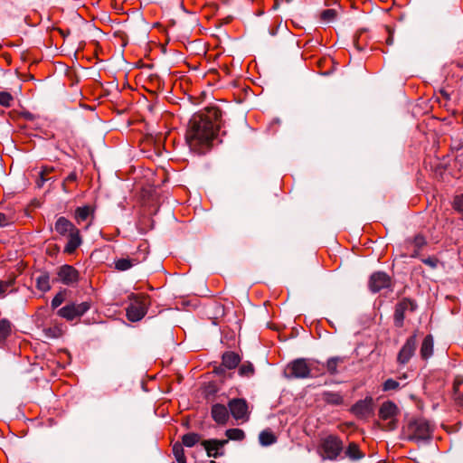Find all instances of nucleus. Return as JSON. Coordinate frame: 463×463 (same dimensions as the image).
<instances>
[{
    "instance_id": "obj_29",
    "label": "nucleus",
    "mask_w": 463,
    "mask_h": 463,
    "mask_svg": "<svg viewBox=\"0 0 463 463\" xmlns=\"http://www.w3.org/2000/svg\"><path fill=\"white\" fill-rule=\"evenodd\" d=\"M254 373H255L254 366L250 362L243 363L239 367V374L242 377L250 378L254 374Z\"/></svg>"
},
{
    "instance_id": "obj_11",
    "label": "nucleus",
    "mask_w": 463,
    "mask_h": 463,
    "mask_svg": "<svg viewBox=\"0 0 463 463\" xmlns=\"http://www.w3.org/2000/svg\"><path fill=\"white\" fill-rule=\"evenodd\" d=\"M228 443V439H204L201 445L206 450L209 458H220L224 455L223 447Z\"/></svg>"
},
{
    "instance_id": "obj_37",
    "label": "nucleus",
    "mask_w": 463,
    "mask_h": 463,
    "mask_svg": "<svg viewBox=\"0 0 463 463\" xmlns=\"http://www.w3.org/2000/svg\"><path fill=\"white\" fill-rule=\"evenodd\" d=\"M13 283V280H0V296H3Z\"/></svg>"
},
{
    "instance_id": "obj_49",
    "label": "nucleus",
    "mask_w": 463,
    "mask_h": 463,
    "mask_svg": "<svg viewBox=\"0 0 463 463\" xmlns=\"http://www.w3.org/2000/svg\"><path fill=\"white\" fill-rule=\"evenodd\" d=\"M179 463H186V460H184V461H182V462H179Z\"/></svg>"
},
{
    "instance_id": "obj_14",
    "label": "nucleus",
    "mask_w": 463,
    "mask_h": 463,
    "mask_svg": "<svg viewBox=\"0 0 463 463\" xmlns=\"http://www.w3.org/2000/svg\"><path fill=\"white\" fill-rule=\"evenodd\" d=\"M57 275L64 285H72L79 280L78 270L71 265H62L59 268Z\"/></svg>"
},
{
    "instance_id": "obj_23",
    "label": "nucleus",
    "mask_w": 463,
    "mask_h": 463,
    "mask_svg": "<svg viewBox=\"0 0 463 463\" xmlns=\"http://www.w3.org/2000/svg\"><path fill=\"white\" fill-rule=\"evenodd\" d=\"M36 288L42 292H47L51 289L50 276L47 272H43L37 277Z\"/></svg>"
},
{
    "instance_id": "obj_25",
    "label": "nucleus",
    "mask_w": 463,
    "mask_h": 463,
    "mask_svg": "<svg viewBox=\"0 0 463 463\" xmlns=\"http://www.w3.org/2000/svg\"><path fill=\"white\" fill-rule=\"evenodd\" d=\"M201 437L197 433L190 432L186 433L182 437V445L192 448L194 447L197 442H199Z\"/></svg>"
},
{
    "instance_id": "obj_10",
    "label": "nucleus",
    "mask_w": 463,
    "mask_h": 463,
    "mask_svg": "<svg viewBox=\"0 0 463 463\" xmlns=\"http://www.w3.org/2000/svg\"><path fill=\"white\" fill-rule=\"evenodd\" d=\"M351 412L357 418L366 419L373 412V400L371 396L359 400L351 408Z\"/></svg>"
},
{
    "instance_id": "obj_4",
    "label": "nucleus",
    "mask_w": 463,
    "mask_h": 463,
    "mask_svg": "<svg viewBox=\"0 0 463 463\" xmlns=\"http://www.w3.org/2000/svg\"><path fill=\"white\" fill-rule=\"evenodd\" d=\"M148 300L146 297L132 296L127 307V317L132 322L141 320L146 314Z\"/></svg>"
},
{
    "instance_id": "obj_31",
    "label": "nucleus",
    "mask_w": 463,
    "mask_h": 463,
    "mask_svg": "<svg viewBox=\"0 0 463 463\" xmlns=\"http://www.w3.org/2000/svg\"><path fill=\"white\" fill-rule=\"evenodd\" d=\"M228 439L242 440L245 438V433L241 429H229L225 432Z\"/></svg>"
},
{
    "instance_id": "obj_18",
    "label": "nucleus",
    "mask_w": 463,
    "mask_h": 463,
    "mask_svg": "<svg viewBox=\"0 0 463 463\" xmlns=\"http://www.w3.org/2000/svg\"><path fill=\"white\" fill-rule=\"evenodd\" d=\"M211 414L214 421H216L218 424L223 425L228 421L229 411L222 404H213L212 406Z\"/></svg>"
},
{
    "instance_id": "obj_7",
    "label": "nucleus",
    "mask_w": 463,
    "mask_h": 463,
    "mask_svg": "<svg viewBox=\"0 0 463 463\" xmlns=\"http://www.w3.org/2000/svg\"><path fill=\"white\" fill-rule=\"evenodd\" d=\"M90 308V303L88 301L70 303L58 310V315L68 321L82 317Z\"/></svg>"
},
{
    "instance_id": "obj_13",
    "label": "nucleus",
    "mask_w": 463,
    "mask_h": 463,
    "mask_svg": "<svg viewBox=\"0 0 463 463\" xmlns=\"http://www.w3.org/2000/svg\"><path fill=\"white\" fill-rule=\"evenodd\" d=\"M417 340L415 335L410 336L400 350L397 361L402 364H407L416 350Z\"/></svg>"
},
{
    "instance_id": "obj_21",
    "label": "nucleus",
    "mask_w": 463,
    "mask_h": 463,
    "mask_svg": "<svg viewBox=\"0 0 463 463\" xmlns=\"http://www.w3.org/2000/svg\"><path fill=\"white\" fill-rule=\"evenodd\" d=\"M241 362V357L234 352H226L222 354V365L227 369L236 368Z\"/></svg>"
},
{
    "instance_id": "obj_33",
    "label": "nucleus",
    "mask_w": 463,
    "mask_h": 463,
    "mask_svg": "<svg viewBox=\"0 0 463 463\" xmlns=\"http://www.w3.org/2000/svg\"><path fill=\"white\" fill-rule=\"evenodd\" d=\"M337 11L335 9H326L320 14L321 20L325 23H331L335 21Z\"/></svg>"
},
{
    "instance_id": "obj_38",
    "label": "nucleus",
    "mask_w": 463,
    "mask_h": 463,
    "mask_svg": "<svg viewBox=\"0 0 463 463\" xmlns=\"http://www.w3.org/2000/svg\"><path fill=\"white\" fill-rule=\"evenodd\" d=\"M77 180V174L75 172H71L67 177L66 179L64 180L63 184H62V187H63V190L65 192H68L67 190V187H66V183H69V182H75Z\"/></svg>"
},
{
    "instance_id": "obj_6",
    "label": "nucleus",
    "mask_w": 463,
    "mask_h": 463,
    "mask_svg": "<svg viewBox=\"0 0 463 463\" xmlns=\"http://www.w3.org/2000/svg\"><path fill=\"white\" fill-rule=\"evenodd\" d=\"M311 373V366L307 360L298 358L292 361L286 367L284 373L288 378H308Z\"/></svg>"
},
{
    "instance_id": "obj_30",
    "label": "nucleus",
    "mask_w": 463,
    "mask_h": 463,
    "mask_svg": "<svg viewBox=\"0 0 463 463\" xmlns=\"http://www.w3.org/2000/svg\"><path fill=\"white\" fill-rule=\"evenodd\" d=\"M402 386H404V384H401L400 381L389 378L383 383V391H396L400 389Z\"/></svg>"
},
{
    "instance_id": "obj_47",
    "label": "nucleus",
    "mask_w": 463,
    "mask_h": 463,
    "mask_svg": "<svg viewBox=\"0 0 463 463\" xmlns=\"http://www.w3.org/2000/svg\"><path fill=\"white\" fill-rule=\"evenodd\" d=\"M406 379H407L406 373H403L402 376H399V380H406Z\"/></svg>"
},
{
    "instance_id": "obj_48",
    "label": "nucleus",
    "mask_w": 463,
    "mask_h": 463,
    "mask_svg": "<svg viewBox=\"0 0 463 463\" xmlns=\"http://www.w3.org/2000/svg\"><path fill=\"white\" fill-rule=\"evenodd\" d=\"M392 42H393V40H392V37H389V38L387 39V43H388V44H392Z\"/></svg>"
},
{
    "instance_id": "obj_44",
    "label": "nucleus",
    "mask_w": 463,
    "mask_h": 463,
    "mask_svg": "<svg viewBox=\"0 0 463 463\" xmlns=\"http://www.w3.org/2000/svg\"><path fill=\"white\" fill-rule=\"evenodd\" d=\"M53 171V167L51 166H43L41 170V172H45L46 176H49V175Z\"/></svg>"
},
{
    "instance_id": "obj_24",
    "label": "nucleus",
    "mask_w": 463,
    "mask_h": 463,
    "mask_svg": "<svg viewBox=\"0 0 463 463\" xmlns=\"http://www.w3.org/2000/svg\"><path fill=\"white\" fill-rule=\"evenodd\" d=\"M259 440L262 446H269L276 442L277 438L271 431L263 430L259 435Z\"/></svg>"
},
{
    "instance_id": "obj_42",
    "label": "nucleus",
    "mask_w": 463,
    "mask_h": 463,
    "mask_svg": "<svg viewBox=\"0 0 463 463\" xmlns=\"http://www.w3.org/2000/svg\"><path fill=\"white\" fill-rule=\"evenodd\" d=\"M7 218L5 213H0V227H3L7 224Z\"/></svg>"
},
{
    "instance_id": "obj_9",
    "label": "nucleus",
    "mask_w": 463,
    "mask_h": 463,
    "mask_svg": "<svg viewBox=\"0 0 463 463\" xmlns=\"http://www.w3.org/2000/svg\"><path fill=\"white\" fill-rule=\"evenodd\" d=\"M417 305L414 301L409 298H403L395 307L394 312V324L396 326L401 327L403 326V321L408 314L414 312Z\"/></svg>"
},
{
    "instance_id": "obj_36",
    "label": "nucleus",
    "mask_w": 463,
    "mask_h": 463,
    "mask_svg": "<svg viewBox=\"0 0 463 463\" xmlns=\"http://www.w3.org/2000/svg\"><path fill=\"white\" fill-rule=\"evenodd\" d=\"M64 300H65V292L64 291H60L52 298V303H51L52 307L53 309L57 308L58 307H60L62 304V302Z\"/></svg>"
},
{
    "instance_id": "obj_28",
    "label": "nucleus",
    "mask_w": 463,
    "mask_h": 463,
    "mask_svg": "<svg viewBox=\"0 0 463 463\" xmlns=\"http://www.w3.org/2000/svg\"><path fill=\"white\" fill-rule=\"evenodd\" d=\"M134 265V260L129 259V258H126V259H119L118 260L115 261V269L119 270V271H126L129 269H131Z\"/></svg>"
},
{
    "instance_id": "obj_26",
    "label": "nucleus",
    "mask_w": 463,
    "mask_h": 463,
    "mask_svg": "<svg viewBox=\"0 0 463 463\" xmlns=\"http://www.w3.org/2000/svg\"><path fill=\"white\" fill-rule=\"evenodd\" d=\"M345 455L353 460H357L364 457V454L360 451L359 447L355 443L349 444Z\"/></svg>"
},
{
    "instance_id": "obj_8",
    "label": "nucleus",
    "mask_w": 463,
    "mask_h": 463,
    "mask_svg": "<svg viewBox=\"0 0 463 463\" xmlns=\"http://www.w3.org/2000/svg\"><path fill=\"white\" fill-rule=\"evenodd\" d=\"M228 408L232 416L236 420H241L242 422L248 421L250 418V411L248 402L242 398H233L229 401Z\"/></svg>"
},
{
    "instance_id": "obj_32",
    "label": "nucleus",
    "mask_w": 463,
    "mask_h": 463,
    "mask_svg": "<svg viewBox=\"0 0 463 463\" xmlns=\"http://www.w3.org/2000/svg\"><path fill=\"white\" fill-rule=\"evenodd\" d=\"M173 454L177 463L186 460L183 445L180 443L174 444Z\"/></svg>"
},
{
    "instance_id": "obj_41",
    "label": "nucleus",
    "mask_w": 463,
    "mask_h": 463,
    "mask_svg": "<svg viewBox=\"0 0 463 463\" xmlns=\"http://www.w3.org/2000/svg\"><path fill=\"white\" fill-rule=\"evenodd\" d=\"M421 261L430 268H434V259L432 257L424 258Z\"/></svg>"
},
{
    "instance_id": "obj_16",
    "label": "nucleus",
    "mask_w": 463,
    "mask_h": 463,
    "mask_svg": "<svg viewBox=\"0 0 463 463\" xmlns=\"http://www.w3.org/2000/svg\"><path fill=\"white\" fill-rule=\"evenodd\" d=\"M346 360V356H332L327 359L324 366L330 375H336L339 373Z\"/></svg>"
},
{
    "instance_id": "obj_5",
    "label": "nucleus",
    "mask_w": 463,
    "mask_h": 463,
    "mask_svg": "<svg viewBox=\"0 0 463 463\" xmlns=\"http://www.w3.org/2000/svg\"><path fill=\"white\" fill-rule=\"evenodd\" d=\"M399 414V408L391 401L383 402L379 409V417L387 423L383 427L384 430H393L397 428V416Z\"/></svg>"
},
{
    "instance_id": "obj_27",
    "label": "nucleus",
    "mask_w": 463,
    "mask_h": 463,
    "mask_svg": "<svg viewBox=\"0 0 463 463\" xmlns=\"http://www.w3.org/2000/svg\"><path fill=\"white\" fill-rule=\"evenodd\" d=\"M11 333V323L3 318L0 320V342H4Z\"/></svg>"
},
{
    "instance_id": "obj_17",
    "label": "nucleus",
    "mask_w": 463,
    "mask_h": 463,
    "mask_svg": "<svg viewBox=\"0 0 463 463\" xmlns=\"http://www.w3.org/2000/svg\"><path fill=\"white\" fill-rule=\"evenodd\" d=\"M76 228L70 220L63 216L59 217L54 224V231L62 237H66Z\"/></svg>"
},
{
    "instance_id": "obj_3",
    "label": "nucleus",
    "mask_w": 463,
    "mask_h": 463,
    "mask_svg": "<svg viewBox=\"0 0 463 463\" xmlns=\"http://www.w3.org/2000/svg\"><path fill=\"white\" fill-rule=\"evenodd\" d=\"M342 449V441L333 435L324 438L319 446V453L322 458L329 460L336 459Z\"/></svg>"
},
{
    "instance_id": "obj_39",
    "label": "nucleus",
    "mask_w": 463,
    "mask_h": 463,
    "mask_svg": "<svg viewBox=\"0 0 463 463\" xmlns=\"http://www.w3.org/2000/svg\"><path fill=\"white\" fill-rule=\"evenodd\" d=\"M51 179H52V177L46 176L45 172H40L39 179L36 182L37 186L42 187L46 181L51 180Z\"/></svg>"
},
{
    "instance_id": "obj_46",
    "label": "nucleus",
    "mask_w": 463,
    "mask_h": 463,
    "mask_svg": "<svg viewBox=\"0 0 463 463\" xmlns=\"http://www.w3.org/2000/svg\"><path fill=\"white\" fill-rule=\"evenodd\" d=\"M456 401H457V402H458L459 405L463 406V394H460V393H459V394L457 396Z\"/></svg>"
},
{
    "instance_id": "obj_1",
    "label": "nucleus",
    "mask_w": 463,
    "mask_h": 463,
    "mask_svg": "<svg viewBox=\"0 0 463 463\" xmlns=\"http://www.w3.org/2000/svg\"><path fill=\"white\" fill-rule=\"evenodd\" d=\"M221 118L222 111L216 108L209 109L203 114L194 115L185 134L190 147L196 149L201 145H208L220 128Z\"/></svg>"
},
{
    "instance_id": "obj_40",
    "label": "nucleus",
    "mask_w": 463,
    "mask_h": 463,
    "mask_svg": "<svg viewBox=\"0 0 463 463\" xmlns=\"http://www.w3.org/2000/svg\"><path fill=\"white\" fill-rule=\"evenodd\" d=\"M415 246L418 248H421L423 245H425L426 241L425 239L422 236H416L414 239Z\"/></svg>"
},
{
    "instance_id": "obj_15",
    "label": "nucleus",
    "mask_w": 463,
    "mask_h": 463,
    "mask_svg": "<svg viewBox=\"0 0 463 463\" xmlns=\"http://www.w3.org/2000/svg\"><path fill=\"white\" fill-rule=\"evenodd\" d=\"M68 241L63 249V251L68 254H72L82 243L80 230L76 228L66 236Z\"/></svg>"
},
{
    "instance_id": "obj_19",
    "label": "nucleus",
    "mask_w": 463,
    "mask_h": 463,
    "mask_svg": "<svg viewBox=\"0 0 463 463\" xmlns=\"http://www.w3.org/2000/svg\"><path fill=\"white\" fill-rule=\"evenodd\" d=\"M321 397L329 405L338 406L344 403V397L340 392L326 391L322 392Z\"/></svg>"
},
{
    "instance_id": "obj_35",
    "label": "nucleus",
    "mask_w": 463,
    "mask_h": 463,
    "mask_svg": "<svg viewBox=\"0 0 463 463\" xmlns=\"http://www.w3.org/2000/svg\"><path fill=\"white\" fill-rule=\"evenodd\" d=\"M453 207L463 219V194H458L454 197Z\"/></svg>"
},
{
    "instance_id": "obj_22",
    "label": "nucleus",
    "mask_w": 463,
    "mask_h": 463,
    "mask_svg": "<svg viewBox=\"0 0 463 463\" xmlns=\"http://www.w3.org/2000/svg\"><path fill=\"white\" fill-rule=\"evenodd\" d=\"M91 213L92 209L89 205L77 207L74 212V219L78 224H81L88 220Z\"/></svg>"
},
{
    "instance_id": "obj_20",
    "label": "nucleus",
    "mask_w": 463,
    "mask_h": 463,
    "mask_svg": "<svg viewBox=\"0 0 463 463\" xmlns=\"http://www.w3.org/2000/svg\"><path fill=\"white\" fill-rule=\"evenodd\" d=\"M422 359L427 360L431 357L433 354V337L431 335L425 336L420 350Z\"/></svg>"
},
{
    "instance_id": "obj_2",
    "label": "nucleus",
    "mask_w": 463,
    "mask_h": 463,
    "mask_svg": "<svg viewBox=\"0 0 463 463\" xmlns=\"http://www.w3.org/2000/svg\"><path fill=\"white\" fill-rule=\"evenodd\" d=\"M405 435L411 440L417 442H428L430 439V427L424 419L411 420L405 428Z\"/></svg>"
},
{
    "instance_id": "obj_34",
    "label": "nucleus",
    "mask_w": 463,
    "mask_h": 463,
    "mask_svg": "<svg viewBox=\"0 0 463 463\" xmlns=\"http://www.w3.org/2000/svg\"><path fill=\"white\" fill-rule=\"evenodd\" d=\"M14 97L10 92L0 91V105L5 108H9L12 105Z\"/></svg>"
},
{
    "instance_id": "obj_45",
    "label": "nucleus",
    "mask_w": 463,
    "mask_h": 463,
    "mask_svg": "<svg viewBox=\"0 0 463 463\" xmlns=\"http://www.w3.org/2000/svg\"><path fill=\"white\" fill-rule=\"evenodd\" d=\"M439 93L441 94V96H442L445 99H447V100H448V99H449V93L447 90H445L441 89V90H439Z\"/></svg>"
},
{
    "instance_id": "obj_12",
    "label": "nucleus",
    "mask_w": 463,
    "mask_h": 463,
    "mask_svg": "<svg viewBox=\"0 0 463 463\" xmlns=\"http://www.w3.org/2000/svg\"><path fill=\"white\" fill-rule=\"evenodd\" d=\"M390 285L391 278L383 271L374 272L370 277L369 288L373 293L379 292L383 288H387Z\"/></svg>"
},
{
    "instance_id": "obj_43",
    "label": "nucleus",
    "mask_w": 463,
    "mask_h": 463,
    "mask_svg": "<svg viewBox=\"0 0 463 463\" xmlns=\"http://www.w3.org/2000/svg\"><path fill=\"white\" fill-rule=\"evenodd\" d=\"M463 383V379L462 378H459V377H457L454 381V384H453V388L455 390V392H457L458 386Z\"/></svg>"
}]
</instances>
